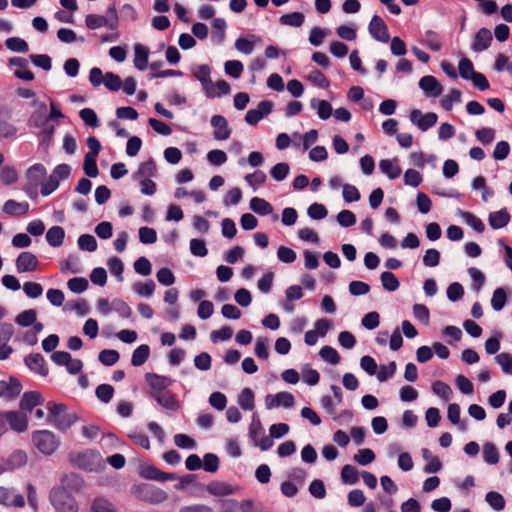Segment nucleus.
Segmentation results:
<instances>
[{"label": "nucleus", "instance_id": "obj_1", "mask_svg": "<svg viewBox=\"0 0 512 512\" xmlns=\"http://www.w3.org/2000/svg\"><path fill=\"white\" fill-rule=\"evenodd\" d=\"M47 409L49 411V421L59 430H68L77 421V415L69 413L65 404L49 402Z\"/></svg>", "mask_w": 512, "mask_h": 512}, {"label": "nucleus", "instance_id": "obj_2", "mask_svg": "<svg viewBox=\"0 0 512 512\" xmlns=\"http://www.w3.org/2000/svg\"><path fill=\"white\" fill-rule=\"evenodd\" d=\"M50 502L55 512H78L76 499L64 487H55L50 492Z\"/></svg>", "mask_w": 512, "mask_h": 512}, {"label": "nucleus", "instance_id": "obj_3", "mask_svg": "<svg viewBox=\"0 0 512 512\" xmlns=\"http://www.w3.org/2000/svg\"><path fill=\"white\" fill-rule=\"evenodd\" d=\"M131 494L140 501L159 504L167 500L168 494L152 484L142 483L131 488Z\"/></svg>", "mask_w": 512, "mask_h": 512}, {"label": "nucleus", "instance_id": "obj_4", "mask_svg": "<svg viewBox=\"0 0 512 512\" xmlns=\"http://www.w3.org/2000/svg\"><path fill=\"white\" fill-rule=\"evenodd\" d=\"M73 463L82 470L100 472L105 468L106 462L99 452L85 450L73 458Z\"/></svg>", "mask_w": 512, "mask_h": 512}, {"label": "nucleus", "instance_id": "obj_5", "mask_svg": "<svg viewBox=\"0 0 512 512\" xmlns=\"http://www.w3.org/2000/svg\"><path fill=\"white\" fill-rule=\"evenodd\" d=\"M34 446L44 455H52L59 447L55 434L49 430H38L32 433Z\"/></svg>", "mask_w": 512, "mask_h": 512}, {"label": "nucleus", "instance_id": "obj_6", "mask_svg": "<svg viewBox=\"0 0 512 512\" xmlns=\"http://www.w3.org/2000/svg\"><path fill=\"white\" fill-rule=\"evenodd\" d=\"M32 106L35 109L28 118V125L30 127L43 129V132H46L49 135H51L54 131V128L47 127V122H48L47 105L44 102L35 100L32 102Z\"/></svg>", "mask_w": 512, "mask_h": 512}, {"label": "nucleus", "instance_id": "obj_7", "mask_svg": "<svg viewBox=\"0 0 512 512\" xmlns=\"http://www.w3.org/2000/svg\"><path fill=\"white\" fill-rule=\"evenodd\" d=\"M46 175V169L42 164H34L27 173V183L24 186L25 193L33 198L37 195V188Z\"/></svg>", "mask_w": 512, "mask_h": 512}, {"label": "nucleus", "instance_id": "obj_8", "mask_svg": "<svg viewBox=\"0 0 512 512\" xmlns=\"http://www.w3.org/2000/svg\"><path fill=\"white\" fill-rule=\"evenodd\" d=\"M145 379L149 385L148 394L151 398L168 389L172 385L173 380L167 376H161L155 373H147Z\"/></svg>", "mask_w": 512, "mask_h": 512}, {"label": "nucleus", "instance_id": "obj_9", "mask_svg": "<svg viewBox=\"0 0 512 512\" xmlns=\"http://www.w3.org/2000/svg\"><path fill=\"white\" fill-rule=\"evenodd\" d=\"M295 404L294 396L286 391L279 392L277 394H268L265 396V407L268 410L283 407L292 408Z\"/></svg>", "mask_w": 512, "mask_h": 512}, {"label": "nucleus", "instance_id": "obj_10", "mask_svg": "<svg viewBox=\"0 0 512 512\" xmlns=\"http://www.w3.org/2000/svg\"><path fill=\"white\" fill-rule=\"evenodd\" d=\"M437 120L438 116L434 112L423 114L418 109H414L410 112V121L422 131L433 127L437 123Z\"/></svg>", "mask_w": 512, "mask_h": 512}, {"label": "nucleus", "instance_id": "obj_11", "mask_svg": "<svg viewBox=\"0 0 512 512\" xmlns=\"http://www.w3.org/2000/svg\"><path fill=\"white\" fill-rule=\"evenodd\" d=\"M369 32L371 36L377 41L386 43L390 39L387 25L378 15H374L372 17L369 23Z\"/></svg>", "mask_w": 512, "mask_h": 512}, {"label": "nucleus", "instance_id": "obj_12", "mask_svg": "<svg viewBox=\"0 0 512 512\" xmlns=\"http://www.w3.org/2000/svg\"><path fill=\"white\" fill-rule=\"evenodd\" d=\"M273 104L270 101L263 100L258 104L257 109H250L245 115V121L249 125H256L262 118L271 113Z\"/></svg>", "mask_w": 512, "mask_h": 512}, {"label": "nucleus", "instance_id": "obj_13", "mask_svg": "<svg viewBox=\"0 0 512 512\" xmlns=\"http://www.w3.org/2000/svg\"><path fill=\"white\" fill-rule=\"evenodd\" d=\"M193 76L201 83L202 89L206 96L214 95L212 92V80L210 77V67L202 64L193 69Z\"/></svg>", "mask_w": 512, "mask_h": 512}, {"label": "nucleus", "instance_id": "obj_14", "mask_svg": "<svg viewBox=\"0 0 512 512\" xmlns=\"http://www.w3.org/2000/svg\"><path fill=\"white\" fill-rule=\"evenodd\" d=\"M419 87L427 97L436 98L443 92L442 85L431 75L423 76L419 81Z\"/></svg>", "mask_w": 512, "mask_h": 512}, {"label": "nucleus", "instance_id": "obj_15", "mask_svg": "<svg viewBox=\"0 0 512 512\" xmlns=\"http://www.w3.org/2000/svg\"><path fill=\"white\" fill-rule=\"evenodd\" d=\"M22 391V385L16 378H10L9 381H0V398L6 400L15 399Z\"/></svg>", "mask_w": 512, "mask_h": 512}, {"label": "nucleus", "instance_id": "obj_16", "mask_svg": "<svg viewBox=\"0 0 512 512\" xmlns=\"http://www.w3.org/2000/svg\"><path fill=\"white\" fill-rule=\"evenodd\" d=\"M211 125L214 128V139L223 141L230 137L231 129L225 117L221 115H214L211 118Z\"/></svg>", "mask_w": 512, "mask_h": 512}, {"label": "nucleus", "instance_id": "obj_17", "mask_svg": "<svg viewBox=\"0 0 512 512\" xmlns=\"http://www.w3.org/2000/svg\"><path fill=\"white\" fill-rule=\"evenodd\" d=\"M206 490L213 496L224 497L236 494L239 487L223 481H212L206 486Z\"/></svg>", "mask_w": 512, "mask_h": 512}, {"label": "nucleus", "instance_id": "obj_18", "mask_svg": "<svg viewBox=\"0 0 512 512\" xmlns=\"http://www.w3.org/2000/svg\"><path fill=\"white\" fill-rule=\"evenodd\" d=\"M38 258L31 252L25 251L16 259V268L19 273L32 272L38 267Z\"/></svg>", "mask_w": 512, "mask_h": 512}, {"label": "nucleus", "instance_id": "obj_19", "mask_svg": "<svg viewBox=\"0 0 512 512\" xmlns=\"http://www.w3.org/2000/svg\"><path fill=\"white\" fill-rule=\"evenodd\" d=\"M9 65L18 67L19 69L14 71V76L18 79L25 81L34 80L35 76L32 71L28 69V61L23 57H11L9 59Z\"/></svg>", "mask_w": 512, "mask_h": 512}, {"label": "nucleus", "instance_id": "obj_20", "mask_svg": "<svg viewBox=\"0 0 512 512\" xmlns=\"http://www.w3.org/2000/svg\"><path fill=\"white\" fill-rule=\"evenodd\" d=\"M420 43L434 52H439L443 47V38L438 32L428 29L423 33Z\"/></svg>", "mask_w": 512, "mask_h": 512}, {"label": "nucleus", "instance_id": "obj_21", "mask_svg": "<svg viewBox=\"0 0 512 512\" xmlns=\"http://www.w3.org/2000/svg\"><path fill=\"white\" fill-rule=\"evenodd\" d=\"M24 362L31 371L38 373L41 376L48 375V368L46 366L45 359L41 354H30L25 357Z\"/></svg>", "mask_w": 512, "mask_h": 512}, {"label": "nucleus", "instance_id": "obj_22", "mask_svg": "<svg viewBox=\"0 0 512 512\" xmlns=\"http://www.w3.org/2000/svg\"><path fill=\"white\" fill-rule=\"evenodd\" d=\"M7 414V424L10 426V428L17 432L22 433L27 430L28 428V418L26 415L17 412V411H9L6 412Z\"/></svg>", "mask_w": 512, "mask_h": 512}, {"label": "nucleus", "instance_id": "obj_23", "mask_svg": "<svg viewBox=\"0 0 512 512\" xmlns=\"http://www.w3.org/2000/svg\"><path fill=\"white\" fill-rule=\"evenodd\" d=\"M10 112L5 107H0V137L11 138L17 134V127L9 122Z\"/></svg>", "mask_w": 512, "mask_h": 512}, {"label": "nucleus", "instance_id": "obj_24", "mask_svg": "<svg viewBox=\"0 0 512 512\" xmlns=\"http://www.w3.org/2000/svg\"><path fill=\"white\" fill-rule=\"evenodd\" d=\"M161 407L169 411H177L180 408V402L177 400L174 393L166 390L153 398Z\"/></svg>", "mask_w": 512, "mask_h": 512}, {"label": "nucleus", "instance_id": "obj_25", "mask_svg": "<svg viewBox=\"0 0 512 512\" xmlns=\"http://www.w3.org/2000/svg\"><path fill=\"white\" fill-rule=\"evenodd\" d=\"M0 503L6 506L13 505L16 507H23L25 501L23 496L16 494L13 489L0 487Z\"/></svg>", "mask_w": 512, "mask_h": 512}, {"label": "nucleus", "instance_id": "obj_26", "mask_svg": "<svg viewBox=\"0 0 512 512\" xmlns=\"http://www.w3.org/2000/svg\"><path fill=\"white\" fill-rule=\"evenodd\" d=\"M140 475L145 479L155 480L159 482H165L168 480L175 479V476L173 474L163 472L152 465L143 467L141 469Z\"/></svg>", "mask_w": 512, "mask_h": 512}, {"label": "nucleus", "instance_id": "obj_27", "mask_svg": "<svg viewBox=\"0 0 512 512\" xmlns=\"http://www.w3.org/2000/svg\"><path fill=\"white\" fill-rule=\"evenodd\" d=\"M492 42V33L487 28H481L475 35L474 41L472 43V49L475 52H482L490 46Z\"/></svg>", "mask_w": 512, "mask_h": 512}, {"label": "nucleus", "instance_id": "obj_28", "mask_svg": "<svg viewBox=\"0 0 512 512\" xmlns=\"http://www.w3.org/2000/svg\"><path fill=\"white\" fill-rule=\"evenodd\" d=\"M43 398L41 393L37 391H29L23 394L19 406L23 411L31 412L34 407L41 405Z\"/></svg>", "mask_w": 512, "mask_h": 512}, {"label": "nucleus", "instance_id": "obj_29", "mask_svg": "<svg viewBox=\"0 0 512 512\" xmlns=\"http://www.w3.org/2000/svg\"><path fill=\"white\" fill-rule=\"evenodd\" d=\"M148 59H149V50L142 44L134 45V66L140 70L144 71L148 67Z\"/></svg>", "mask_w": 512, "mask_h": 512}, {"label": "nucleus", "instance_id": "obj_30", "mask_svg": "<svg viewBox=\"0 0 512 512\" xmlns=\"http://www.w3.org/2000/svg\"><path fill=\"white\" fill-rule=\"evenodd\" d=\"M27 454L23 450H15L4 462L5 470H14L24 466L27 463Z\"/></svg>", "mask_w": 512, "mask_h": 512}, {"label": "nucleus", "instance_id": "obj_31", "mask_svg": "<svg viewBox=\"0 0 512 512\" xmlns=\"http://www.w3.org/2000/svg\"><path fill=\"white\" fill-rule=\"evenodd\" d=\"M2 211L5 214L12 216L24 215L29 211V203L26 201L17 202L15 200L10 199L4 203Z\"/></svg>", "mask_w": 512, "mask_h": 512}, {"label": "nucleus", "instance_id": "obj_32", "mask_svg": "<svg viewBox=\"0 0 512 512\" xmlns=\"http://www.w3.org/2000/svg\"><path fill=\"white\" fill-rule=\"evenodd\" d=\"M85 24L91 30H96L101 27H106L110 30H115L113 21L109 22L108 18L102 15L88 14L85 17Z\"/></svg>", "mask_w": 512, "mask_h": 512}, {"label": "nucleus", "instance_id": "obj_33", "mask_svg": "<svg viewBox=\"0 0 512 512\" xmlns=\"http://www.w3.org/2000/svg\"><path fill=\"white\" fill-rule=\"evenodd\" d=\"M510 221V215L506 209H501L489 214L488 222L493 229H501Z\"/></svg>", "mask_w": 512, "mask_h": 512}, {"label": "nucleus", "instance_id": "obj_34", "mask_svg": "<svg viewBox=\"0 0 512 512\" xmlns=\"http://www.w3.org/2000/svg\"><path fill=\"white\" fill-rule=\"evenodd\" d=\"M422 457L427 461V464L424 466L425 473H436L441 470L442 463L440 459L436 456H433L429 449H422Z\"/></svg>", "mask_w": 512, "mask_h": 512}, {"label": "nucleus", "instance_id": "obj_35", "mask_svg": "<svg viewBox=\"0 0 512 512\" xmlns=\"http://www.w3.org/2000/svg\"><path fill=\"white\" fill-rule=\"evenodd\" d=\"M65 231L61 226H53L46 233V240L52 247H60L63 244Z\"/></svg>", "mask_w": 512, "mask_h": 512}, {"label": "nucleus", "instance_id": "obj_36", "mask_svg": "<svg viewBox=\"0 0 512 512\" xmlns=\"http://www.w3.org/2000/svg\"><path fill=\"white\" fill-rule=\"evenodd\" d=\"M379 169L382 173L387 175L390 179H396L401 174L400 167L396 164L395 160L383 159L379 162Z\"/></svg>", "mask_w": 512, "mask_h": 512}, {"label": "nucleus", "instance_id": "obj_37", "mask_svg": "<svg viewBox=\"0 0 512 512\" xmlns=\"http://www.w3.org/2000/svg\"><path fill=\"white\" fill-rule=\"evenodd\" d=\"M250 209L259 215H268L273 212L272 205L263 198L253 197L249 203Z\"/></svg>", "mask_w": 512, "mask_h": 512}, {"label": "nucleus", "instance_id": "obj_38", "mask_svg": "<svg viewBox=\"0 0 512 512\" xmlns=\"http://www.w3.org/2000/svg\"><path fill=\"white\" fill-rule=\"evenodd\" d=\"M155 282L151 279L145 282H135L132 286L133 291L141 297H150L155 291Z\"/></svg>", "mask_w": 512, "mask_h": 512}, {"label": "nucleus", "instance_id": "obj_39", "mask_svg": "<svg viewBox=\"0 0 512 512\" xmlns=\"http://www.w3.org/2000/svg\"><path fill=\"white\" fill-rule=\"evenodd\" d=\"M149 355H150L149 346L146 344H142L134 350L132 357H131V364L136 367L141 366L147 361V359L149 358Z\"/></svg>", "mask_w": 512, "mask_h": 512}, {"label": "nucleus", "instance_id": "obj_40", "mask_svg": "<svg viewBox=\"0 0 512 512\" xmlns=\"http://www.w3.org/2000/svg\"><path fill=\"white\" fill-rule=\"evenodd\" d=\"M305 16L301 12H292L284 14L279 18V22L284 26L300 27L303 25Z\"/></svg>", "mask_w": 512, "mask_h": 512}, {"label": "nucleus", "instance_id": "obj_41", "mask_svg": "<svg viewBox=\"0 0 512 512\" xmlns=\"http://www.w3.org/2000/svg\"><path fill=\"white\" fill-rule=\"evenodd\" d=\"M311 106L317 110L318 117L322 120H326L332 115V106L326 100L313 99L311 101Z\"/></svg>", "mask_w": 512, "mask_h": 512}, {"label": "nucleus", "instance_id": "obj_42", "mask_svg": "<svg viewBox=\"0 0 512 512\" xmlns=\"http://www.w3.org/2000/svg\"><path fill=\"white\" fill-rule=\"evenodd\" d=\"M485 500L488 503V505L496 511H501L505 508V499L499 492H488L485 496Z\"/></svg>", "mask_w": 512, "mask_h": 512}, {"label": "nucleus", "instance_id": "obj_43", "mask_svg": "<svg viewBox=\"0 0 512 512\" xmlns=\"http://www.w3.org/2000/svg\"><path fill=\"white\" fill-rule=\"evenodd\" d=\"M507 301L506 290L502 287L496 288L491 299V306L495 311H501Z\"/></svg>", "mask_w": 512, "mask_h": 512}, {"label": "nucleus", "instance_id": "obj_44", "mask_svg": "<svg viewBox=\"0 0 512 512\" xmlns=\"http://www.w3.org/2000/svg\"><path fill=\"white\" fill-rule=\"evenodd\" d=\"M238 404L242 409L250 411L254 408V393L250 388H244L239 397Z\"/></svg>", "mask_w": 512, "mask_h": 512}, {"label": "nucleus", "instance_id": "obj_45", "mask_svg": "<svg viewBox=\"0 0 512 512\" xmlns=\"http://www.w3.org/2000/svg\"><path fill=\"white\" fill-rule=\"evenodd\" d=\"M483 459L487 464L494 465L499 462V452L493 443H486L483 447Z\"/></svg>", "mask_w": 512, "mask_h": 512}, {"label": "nucleus", "instance_id": "obj_46", "mask_svg": "<svg viewBox=\"0 0 512 512\" xmlns=\"http://www.w3.org/2000/svg\"><path fill=\"white\" fill-rule=\"evenodd\" d=\"M5 45L9 50L13 52L25 53L29 50L28 43L19 37L8 38L5 41Z\"/></svg>", "mask_w": 512, "mask_h": 512}, {"label": "nucleus", "instance_id": "obj_47", "mask_svg": "<svg viewBox=\"0 0 512 512\" xmlns=\"http://www.w3.org/2000/svg\"><path fill=\"white\" fill-rule=\"evenodd\" d=\"M36 319V311L34 309H28L19 313L15 318V322L22 327H28L34 324Z\"/></svg>", "mask_w": 512, "mask_h": 512}, {"label": "nucleus", "instance_id": "obj_48", "mask_svg": "<svg viewBox=\"0 0 512 512\" xmlns=\"http://www.w3.org/2000/svg\"><path fill=\"white\" fill-rule=\"evenodd\" d=\"M461 102V91L458 89H452L449 94L445 95L440 103L444 110L450 111L453 108L454 103Z\"/></svg>", "mask_w": 512, "mask_h": 512}, {"label": "nucleus", "instance_id": "obj_49", "mask_svg": "<svg viewBox=\"0 0 512 512\" xmlns=\"http://www.w3.org/2000/svg\"><path fill=\"white\" fill-rule=\"evenodd\" d=\"M381 283L387 291L393 292L399 288V281L396 276L389 271H385L380 276Z\"/></svg>", "mask_w": 512, "mask_h": 512}, {"label": "nucleus", "instance_id": "obj_50", "mask_svg": "<svg viewBox=\"0 0 512 512\" xmlns=\"http://www.w3.org/2000/svg\"><path fill=\"white\" fill-rule=\"evenodd\" d=\"M91 512H117L113 504L105 498L98 497L91 504Z\"/></svg>", "mask_w": 512, "mask_h": 512}, {"label": "nucleus", "instance_id": "obj_51", "mask_svg": "<svg viewBox=\"0 0 512 512\" xmlns=\"http://www.w3.org/2000/svg\"><path fill=\"white\" fill-rule=\"evenodd\" d=\"M78 246L83 251L93 252L97 249V241L91 234H82L78 238Z\"/></svg>", "mask_w": 512, "mask_h": 512}, {"label": "nucleus", "instance_id": "obj_52", "mask_svg": "<svg viewBox=\"0 0 512 512\" xmlns=\"http://www.w3.org/2000/svg\"><path fill=\"white\" fill-rule=\"evenodd\" d=\"M341 480L344 484H355L358 481V471L352 465H344L341 470Z\"/></svg>", "mask_w": 512, "mask_h": 512}, {"label": "nucleus", "instance_id": "obj_53", "mask_svg": "<svg viewBox=\"0 0 512 512\" xmlns=\"http://www.w3.org/2000/svg\"><path fill=\"white\" fill-rule=\"evenodd\" d=\"M319 355L323 360L332 365H336L340 362V356L338 352L331 346H323L319 351Z\"/></svg>", "mask_w": 512, "mask_h": 512}, {"label": "nucleus", "instance_id": "obj_54", "mask_svg": "<svg viewBox=\"0 0 512 512\" xmlns=\"http://www.w3.org/2000/svg\"><path fill=\"white\" fill-rule=\"evenodd\" d=\"M289 171V165L285 162H281L271 168L270 175L276 181H283L288 176Z\"/></svg>", "mask_w": 512, "mask_h": 512}, {"label": "nucleus", "instance_id": "obj_55", "mask_svg": "<svg viewBox=\"0 0 512 512\" xmlns=\"http://www.w3.org/2000/svg\"><path fill=\"white\" fill-rule=\"evenodd\" d=\"M462 218L467 225L472 227L476 232L482 233L485 230V225L482 220L470 212H462Z\"/></svg>", "mask_w": 512, "mask_h": 512}, {"label": "nucleus", "instance_id": "obj_56", "mask_svg": "<svg viewBox=\"0 0 512 512\" xmlns=\"http://www.w3.org/2000/svg\"><path fill=\"white\" fill-rule=\"evenodd\" d=\"M97 157L85 155L83 170L88 177L95 178L99 174V170L96 163Z\"/></svg>", "mask_w": 512, "mask_h": 512}, {"label": "nucleus", "instance_id": "obj_57", "mask_svg": "<svg viewBox=\"0 0 512 512\" xmlns=\"http://www.w3.org/2000/svg\"><path fill=\"white\" fill-rule=\"evenodd\" d=\"M459 74L463 79L469 80L476 73L473 63L468 58H462L458 64Z\"/></svg>", "mask_w": 512, "mask_h": 512}, {"label": "nucleus", "instance_id": "obj_58", "mask_svg": "<svg viewBox=\"0 0 512 512\" xmlns=\"http://www.w3.org/2000/svg\"><path fill=\"white\" fill-rule=\"evenodd\" d=\"M79 116L87 126L92 128L99 126V119L93 109L84 108L79 112Z\"/></svg>", "mask_w": 512, "mask_h": 512}, {"label": "nucleus", "instance_id": "obj_59", "mask_svg": "<svg viewBox=\"0 0 512 512\" xmlns=\"http://www.w3.org/2000/svg\"><path fill=\"white\" fill-rule=\"evenodd\" d=\"M30 60L35 66L45 71H50L52 68L51 58L47 54H31Z\"/></svg>", "mask_w": 512, "mask_h": 512}, {"label": "nucleus", "instance_id": "obj_60", "mask_svg": "<svg viewBox=\"0 0 512 512\" xmlns=\"http://www.w3.org/2000/svg\"><path fill=\"white\" fill-rule=\"evenodd\" d=\"M99 361L105 366H112L119 360V353L116 350L104 349L99 353Z\"/></svg>", "mask_w": 512, "mask_h": 512}, {"label": "nucleus", "instance_id": "obj_61", "mask_svg": "<svg viewBox=\"0 0 512 512\" xmlns=\"http://www.w3.org/2000/svg\"><path fill=\"white\" fill-rule=\"evenodd\" d=\"M225 73L232 76L233 78H239L244 70L242 62L238 60H228L224 64Z\"/></svg>", "mask_w": 512, "mask_h": 512}, {"label": "nucleus", "instance_id": "obj_62", "mask_svg": "<svg viewBox=\"0 0 512 512\" xmlns=\"http://www.w3.org/2000/svg\"><path fill=\"white\" fill-rule=\"evenodd\" d=\"M95 394L103 403H109L113 397L114 388L109 384H101L96 388Z\"/></svg>", "mask_w": 512, "mask_h": 512}, {"label": "nucleus", "instance_id": "obj_63", "mask_svg": "<svg viewBox=\"0 0 512 512\" xmlns=\"http://www.w3.org/2000/svg\"><path fill=\"white\" fill-rule=\"evenodd\" d=\"M246 182L255 191L257 188L264 184L266 181V174L263 171H255L254 173L245 176Z\"/></svg>", "mask_w": 512, "mask_h": 512}, {"label": "nucleus", "instance_id": "obj_64", "mask_svg": "<svg viewBox=\"0 0 512 512\" xmlns=\"http://www.w3.org/2000/svg\"><path fill=\"white\" fill-rule=\"evenodd\" d=\"M495 360L501 366L504 373L512 375V355L500 353L495 357Z\"/></svg>", "mask_w": 512, "mask_h": 512}]
</instances>
